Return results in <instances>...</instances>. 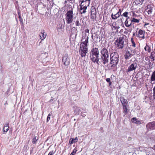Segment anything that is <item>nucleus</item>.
<instances>
[{
  "mask_svg": "<svg viewBox=\"0 0 155 155\" xmlns=\"http://www.w3.org/2000/svg\"><path fill=\"white\" fill-rule=\"evenodd\" d=\"M110 69H113L117 65L119 61V55L116 52H113L110 55Z\"/></svg>",
  "mask_w": 155,
  "mask_h": 155,
  "instance_id": "nucleus-1",
  "label": "nucleus"
},
{
  "mask_svg": "<svg viewBox=\"0 0 155 155\" xmlns=\"http://www.w3.org/2000/svg\"><path fill=\"white\" fill-rule=\"evenodd\" d=\"M88 37L87 36L85 39L84 37L82 39V42L80 46L79 52L82 57L85 56L87 52V43H88Z\"/></svg>",
  "mask_w": 155,
  "mask_h": 155,
  "instance_id": "nucleus-2",
  "label": "nucleus"
},
{
  "mask_svg": "<svg viewBox=\"0 0 155 155\" xmlns=\"http://www.w3.org/2000/svg\"><path fill=\"white\" fill-rule=\"evenodd\" d=\"M91 0H81L79 1L80 3V10L81 14L85 13L86 12L87 7L89 6Z\"/></svg>",
  "mask_w": 155,
  "mask_h": 155,
  "instance_id": "nucleus-3",
  "label": "nucleus"
},
{
  "mask_svg": "<svg viewBox=\"0 0 155 155\" xmlns=\"http://www.w3.org/2000/svg\"><path fill=\"white\" fill-rule=\"evenodd\" d=\"M101 58L105 64L107 63L108 61L109 54L108 51L106 48H103L101 51Z\"/></svg>",
  "mask_w": 155,
  "mask_h": 155,
  "instance_id": "nucleus-4",
  "label": "nucleus"
},
{
  "mask_svg": "<svg viewBox=\"0 0 155 155\" xmlns=\"http://www.w3.org/2000/svg\"><path fill=\"white\" fill-rule=\"evenodd\" d=\"M125 40L124 36H120L115 41V44L118 48L123 49L125 45L124 44Z\"/></svg>",
  "mask_w": 155,
  "mask_h": 155,
  "instance_id": "nucleus-5",
  "label": "nucleus"
},
{
  "mask_svg": "<svg viewBox=\"0 0 155 155\" xmlns=\"http://www.w3.org/2000/svg\"><path fill=\"white\" fill-rule=\"evenodd\" d=\"M73 12L72 10L68 11L66 14L65 20L67 24L72 22L73 20Z\"/></svg>",
  "mask_w": 155,
  "mask_h": 155,
  "instance_id": "nucleus-6",
  "label": "nucleus"
},
{
  "mask_svg": "<svg viewBox=\"0 0 155 155\" xmlns=\"http://www.w3.org/2000/svg\"><path fill=\"white\" fill-rule=\"evenodd\" d=\"M137 61L135 60L134 62L130 65L127 70V73L130 72L131 71H134L138 67V64L137 63Z\"/></svg>",
  "mask_w": 155,
  "mask_h": 155,
  "instance_id": "nucleus-7",
  "label": "nucleus"
},
{
  "mask_svg": "<svg viewBox=\"0 0 155 155\" xmlns=\"http://www.w3.org/2000/svg\"><path fill=\"white\" fill-rule=\"evenodd\" d=\"M97 29V26H93L91 30V32L92 34V41L94 43H96L97 41V35L96 33V30Z\"/></svg>",
  "mask_w": 155,
  "mask_h": 155,
  "instance_id": "nucleus-8",
  "label": "nucleus"
},
{
  "mask_svg": "<svg viewBox=\"0 0 155 155\" xmlns=\"http://www.w3.org/2000/svg\"><path fill=\"white\" fill-rule=\"evenodd\" d=\"M91 60L94 62H97V48H93L91 53Z\"/></svg>",
  "mask_w": 155,
  "mask_h": 155,
  "instance_id": "nucleus-9",
  "label": "nucleus"
},
{
  "mask_svg": "<svg viewBox=\"0 0 155 155\" xmlns=\"http://www.w3.org/2000/svg\"><path fill=\"white\" fill-rule=\"evenodd\" d=\"M91 18L93 20H96V9L94 6H92L91 8Z\"/></svg>",
  "mask_w": 155,
  "mask_h": 155,
  "instance_id": "nucleus-10",
  "label": "nucleus"
},
{
  "mask_svg": "<svg viewBox=\"0 0 155 155\" xmlns=\"http://www.w3.org/2000/svg\"><path fill=\"white\" fill-rule=\"evenodd\" d=\"M132 54H131L129 51H126L125 54L124 55V58L127 60L130 59L134 55L136 54V52L134 50L133 52L132 51Z\"/></svg>",
  "mask_w": 155,
  "mask_h": 155,
  "instance_id": "nucleus-11",
  "label": "nucleus"
},
{
  "mask_svg": "<svg viewBox=\"0 0 155 155\" xmlns=\"http://www.w3.org/2000/svg\"><path fill=\"white\" fill-rule=\"evenodd\" d=\"M62 62L66 66H68L70 64V60L67 54H65L63 57Z\"/></svg>",
  "mask_w": 155,
  "mask_h": 155,
  "instance_id": "nucleus-12",
  "label": "nucleus"
},
{
  "mask_svg": "<svg viewBox=\"0 0 155 155\" xmlns=\"http://www.w3.org/2000/svg\"><path fill=\"white\" fill-rule=\"evenodd\" d=\"M147 129L153 130L155 128V122L153 121L148 123L146 125Z\"/></svg>",
  "mask_w": 155,
  "mask_h": 155,
  "instance_id": "nucleus-13",
  "label": "nucleus"
},
{
  "mask_svg": "<svg viewBox=\"0 0 155 155\" xmlns=\"http://www.w3.org/2000/svg\"><path fill=\"white\" fill-rule=\"evenodd\" d=\"M153 6L152 5H149L147 7V8L146 9V12L147 13L148 15H151L153 12Z\"/></svg>",
  "mask_w": 155,
  "mask_h": 155,
  "instance_id": "nucleus-14",
  "label": "nucleus"
},
{
  "mask_svg": "<svg viewBox=\"0 0 155 155\" xmlns=\"http://www.w3.org/2000/svg\"><path fill=\"white\" fill-rule=\"evenodd\" d=\"M83 21L81 18H78L77 20H76L75 22V25L76 26H80L82 25V22H83Z\"/></svg>",
  "mask_w": 155,
  "mask_h": 155,
  "instance_id": "nucleus-15",
  "label": "nucleus"
},
{
  "mask_svg": "<svg viewBox=\"0 0 155 155\" xmlns=\"http://www.w3.org/2000/svg\"><path fill=\"white\" fill-rule=\"evenodd\" d=\"M40 37L41 39L42 40H44L46 37L47 34L45 32L44 30L41 31L40 35Z\"/></svg>",
  "mask_w": 155,
  "mask_h": 155,
  "instance_id": "nucleus-16",
  "label": "nucleus"
},
{
  "mask_svg": "<svg viewBox=\"0 0 155 155\" xmlns=\"http://www.w3.org/2000/svg\"><path fill=\"white\" fill-rule=\"evenodd\" d=\"M145 32L140 29L138 32V37L139 38H144Z\"/></svg>",
  "mask_w": 155,
  "mask_h": 155,
  "instance_id": "nucleus-17",
  "label": "nucleus"
},
{
  "mask_svg": "<svg viewBox=\"0 0 155 155\" xmlns=\"http://www.w3.org/2000/svg\"><path fill=\"white\" fill-rule=\"evenodd\" d=\"M120 101L122 104L123 106L127 105L128 102L127 100L125 99L123 97H120Z\"/></svg>",
  "mask_w": 155,
  "mask_h": 155,
  "instance_id": "nucleus-18",
  "label": "nucleus"
},
{
  "mask_svg": "<svg viewBox=\"0 0 155 155\" xmlns=\"http://www.w3.org/2000/svg\"><path fill=\"white\" fill-rule=\"evenodd\" d=\"M78 141V139L77 137L75 138H70L69 140V143L71 144L77 142Z\"/></svg>",
  "mask_w": 155,
  "mask_h": 155,
  "instance_id": "nucleus-19",
  "label": "nucleus"
},
{
  "mask_svg": "<svg viewBox=\"0 0 155 155\" xmlns=\"http://www.w3.org/2000/svg\"><path fill=\"white\" fill-rule=\"evenodd\" d=\"M9 128V124L8 123L5 124L3 129V132L5 133L7 132Z\"/></svg>",
  "mask_w": 155,
  "mask_h": 155,
  "instance_id": "nucleus-20",
  "label": "nucleus"
},
{
  "mask_svg": "<svg viewBox=\"0 0 155 155\" xmlns=\"http://www.w3.org/2000/svg\"><path fill=\"white\" fill-rule=\"evenodd\" d=\"M120 15L117 12L115 14H113L112 13L111 17L112 19L115 20L118 18Z\"/></svg>",
  "mask_w": 155,
  "mask_h": 155,
  "instance_id": "nucleus-21",
  "label": "nucleus"
},
{
  "mask_svg": "<svg viewBox=\"0 0 155 155\" xmlns=\"http://www.w3.org/2000/svg\"><path fill=\"white\" fill-rule=\"evenodd\" d=\"M129 19V18H126L124 22L126 26L128 27L130 26L131 25V21L130 22L128 20Z\"/></svg>",
  "mask_w": 155,
  "mask_h": 155,
  "instance_id": "nucleus-22",
  "label": "nucleus"
},
{
  "mask_svg": "<svg viewBox=\"0 0 155 155\" xmlns=\"http://www.w3.org/2000/svg\"><path fill=\"white\" fill-rule=\"evenodd\" d=\"M149 57L152 60V61L155 60V52H152Z\"/></svg>",
  "mask_w": 155,
  "mask_h": 155,
  "instance_id": "nucleus-23",
  "label": "nucleus"
},
{
  "mask_svg": "<svg viewBox=\"0 0 155 155\" xmlns=\"http://www.w3.org/2000/svg\"><path fill=\"white\" fill-rule=\"evenodd\" d=\"M74 111L76 115H78L81 112V110L79 107H76Z\"/></svg>",
  "mask_w": 155,
  "mask_h": 155,
  "instance_id": "nucleus-24",
  "label": "nucleus"
},
{
  "mask_svg": "<svg viewBox=\"0 0 155 155\" xmlns=\"http://www.w3.org/2000/svg\"><path fill=\"white\" fill-rule=\"evenodd\" d=\"M155 81V69L150 77V81L151 82Z\"/></svg>",
  "mask_w": 155,
  "mask_h": 155,
  "instance_id": "nucleus-25",
  "label": "nucleus"
},
{
  "mask_svg": "<svg viewBox=\"0 0 155 155\" xmlns=\"http://www.w3.org/2000/svg\"><path fill=\"white\" fill-rule=\"evenodd\" d=\"M123 106V108L124 109V113L125 114H126L128 112V111L127 109V105H124Z\"/></svg>",
  "mask_w": 155,
  "mask_h": 155,
  "instance_id": "nucleus-26",
  "label": "nucleus"
},
{
  "mask_svg": "<svg viewBox=\"0 0 155 155\" xmlns=\"http://www.w3.org/2000/svg\"><path fill=\"white\" fill-rule=\"evenodd\" d=\"M144 0H135L134 1V3L136 5L139 4H142Z\"/></svg>",
  "mask_w": 155,
  "mask_h": 155,
  "instance_id": "nucleus-27",
  "label": "nucleus"
},
{
  "mask_svg": "<svg viewBox=\"0 0 155 155\" xmlns=\"http://www.w3.org/2000/svg\"><path fill=\"white\" fill-rule=\"evenodd\" d=\"M38 139V137H35L32 140V143L33 144H35L36 143Z\"/></svg>",
  "mask_w": 155,
  "mask_h": 155,
  "instance_id": "nucleus-28",
  "label": "nucleus"
},
{
  "mask_svg": "<svg viewBox=\"0 0 155 155\" xmlns=\"http://www.w3.org/2000/svg\"><path fill=\"white\" fill-rule=\"evenodd\" d=\"M144 49L146 51H147L148 52H150L151 51L150 47L148 45H147L145 47Z\"/></svg>",
  "mask_w": 155,
  "mask_h": 155,
  "instance_id": "nucleus-29",
  "label": "nucleus"
},
{
  "mask_svg": "<svg viewBox=\"0 0 155 155\" xmlns=\"http://www.w3.org/2000/svg\"><path fill=\"white\" fill-rule=\"evenodd\" d=\"M128 12H125L122 15H121V16H123L124 17H126V18H129V17L128 16Z\"/></svg>",
  "mask_w": 155,
  "mask_h": 155,
  "instance_id": "nucleus-30",
  "label": "nucleus"
},
{
  "mask_svg": "<svg viewBox=\"0 0 155 155\" xmlns=\"http://www.w3.org/2000/svg\"><path fill=\"white\" fill-rule=\"evenodd\" d=\"M131 22L134 23H139V19L133 18L131 20Z\"/></svg>",
  "mask_w": 155,
  "mask_h": 155,
  "instance_id": "nucleus-31",
  "label": "nucleus"
},
{
  "mask_svg": "<svg viewBox=\"0 0 155 155\" xmlns=\"http://www.w3.org/2000/svg\"><path fill=\"white\" fill-rule=\"evenodd\" d=\"M131 45L132 46L135 47L136 46V44L135 43V42L134 41L133 38H132L131 39Z\"/></svg>",
  "mask_w": 155,
  "mask_h": 155,
  "instance_id": "nucleus-32",
  "label": "nucleus"
},
{
  "mask_svg": "<svg viewBox=\"0 0 155 155\" xmlns=\"http://www.w3.org/2000/svg\"><path fill=\"white\" fill-rule=\"evenodd\" d=\"M52 114H49L47 117V122H48L50 119L51 118V116Z\"/></svg>",
  "mask_w": 155,
  "mask_h": 155,
  "instance_id": "nucleus-33",
  "label": "nucleus"
},
{
  "mask_svg": "<svg viewBox=\"0 0 155 155\" xmlns=\"http://www.w3.org/2000/svg\"><path fill=\"white\" fill-rule=\"evenodd\" d=\"M77 151V149L76 148H75L73 150V151L71 153H72L74 155L75 154L76 152Z\"/></svg>",
  "mask_w": 155,
  "mask_h": 155,
  "instance_id": "nucleus-34",
  "label": "nucleus"
},
{
  "mask_svg": "<svg viewBox=\"0 0 155 155\" xmlns=\"http://www.w3.org/2000/svg\"><path fill=\"white\" fill-rule=\"evenodd\" d=\"M137 120V119L136 117H133L131 121L135 123Z\"/></svg>",
  "mask_w": 155,
  "mask_h": 155,
  "instance_id": "nucleus-35",
  "label": "nucleus"
},
{
  "mask_svg": "<svg viewBox=\"0 0 155 155\" xmlns=\"http://www.w3.org/2000/svg\"><path fill=\"white\" fill-rule=\"evenodd\" d=\"M54 153L53 150L49 152L48 155H53Z\"/></svg>",
  "mask_w": 155,
  "mask_h": 155,
  "instance_id": "nucleus-36",
  "label": "nucleus"
},
{
  "mask_svg": "<svg viewBox=\"0 0 155 155\" xmlns=\"http://www.w3.org/2000/svg\"><path fill=\"white\" fill-rule=\"evenodd\" d=\"M135 123L137 124H141V122L140 120H137L135 122Z\"/></svg>",
  "mask_w": 155,
  "mask_h": 155,
  "instance_id": "nucleus-37",
  "label": "nucleus"
},
{
  "mask_svg": "<svg viewBox=\"0 0 155 155\" xmlns=\"http://www.w3.org/2000/svg\"><path fill=\"white\" fill-rule=\"evenodd\" d=\"M89 31L88 29H86L85 30V35H87V34H88L89 33Z\"/></svg>",
  "mask_w": 155,
  "mask_h": 155,
  "instance_id": "nucleus-38",
  "label": "nucleus"
},
{
  "mask_svg": "<svg viewBox=\"0 0 155 155\" xmlns=\"http://www.w3.org/2000/svg\"><path fill=\"white\" fill-rule=\"evenodd\" d=\"M122 11V10L121 8L119 9L118 11L117 12V13L119 14L120 15H121Z\"/></svg>",
  "mask_w": 155,
  "mask_h": 155,
  "instance_id": "nucleus-39",
  "label": "nucleus"
},
{
  "mask_svg": "<svg viewBox=\"0 0 155 155\" xmlns=\"http://www.w3.org/2000/svg\"><path fill=\"white\" fill-rule=\"evenodd\" d=\"M19 21L21 23V24L22 25H23V20L22 18H20V19H19Z\"/></svg>",
  "mask_w": 155,
  "mask_h": 155,
  "instance_id": "nucleus-40",
  "label": "nucleus"
},
{
  "mask_svg": "<svg viewBox=\"0 0 155 155\" xmlns=\"http://www.w3.org/2000/svg\"><path fill=\"white\" fill-rule=\"evenodd\" d=\"M106 81L107 82H110V78H107L106 79Z\"/></svg>",
  "mask_w": 155,
  "mask_h": 155,
  "instance_id": "nucleus-41",
  "label": "nucleus"
},
{
  "mask_svg": "<svg viewBox=\"0 0 155 155\" xmlns=\"http://www.w3.org/2000/svg\"><path fill=\"white\" fill-rule=\"evenodd\" d=\"M153 97L154 99H155V92H153Z\"/></svg>",
  "mask_w": 155,
  "mask_h": 155,
  "instance_id": "nucleus-42",
  "label": "nucleus"
},
{
  "mask_svg": "<svg viewBox=\"0 0 155 155\" xmlns=\"http://www.w3.org/2000/svg\"><path fill=\"white\" fill-rule=\"evenodd\" d=\"M68 1L70 2L71 3H73V2L74 1V0H67Z\"/></svg>",
  "mask_w": 155,
  "mask_h": 155,
  "instance_id": "nucleus-43",
  "label": "nucleus"
},
{
  "mask_svg": "<svg viewBox=\"0 0 155 155\" xmlns=\"http://www.w3.org/2000/svg\"><path fill=\"white\" fill-rule=\"evenodd\" d=\"M81 115L83 117H84L86 115L85 114H84L83 113H82V112H81Z\"/></svg>",
  "mask_w": 155,
  "mask_h": 155,
  "instance_id": "nucleus-44",
  "label": "nucleus"
},
{
  "mask_svg": "<svg viewBox=\"0 0 155 155\" xmlns=\"http://www.w3.org/2000/svg\"><path fill=\"white\" fill-rule=\"evenodd\" d=\"M113 27L115 29L117 28V29H119V28H120L119 26H117V27H115L113 26Z\"/></svg>",
  "mask_w": 155,
  "mask_h": 155,
  "instance_id": "nucleus-45",
  "label": "nucleus"
},
{
  "mask_svg": "<svg viewBox=\"0 0 155 155\" xmlns=\"http://www.w3.org/2000/svg\"><path fill=\"white\" fill-rule=\"evenodd\" d=\"M42 41L41 40V41L39 42V45H41V44L42 43Z\"/></svg>",
  "mask_w": 155,
  "mask_h": 155,
  "instance_id": "nucleus-46",
  "label": "nucleus"
},
{
  "mask_svg": "<svg viewBox=\"0 0 155 155\" xmlns=\"http://www.w3.org/2000/svg\"><path fill=\"white\" fill-rule=\"evenodd\" d=\"M100 130L101 132H103V128H101L100 129Z\"/></svg>",
  "mask_w": 155,
  "mask_h": 155,
  "instance_id": "nucleus-47",
  "label": "nucleus"
},
{
  "mask_svg": "<svg viewBox=\"0 0 155 155\" xmlns=\"http://www.w3.org/2000/svg\"><path fill=\"white\" fill-rule=\"evenodd\" d=\"M149 25V23H145L144 26H146V25Z\"/></svg>",
  "mask_w": 155,
  "mask_h": 155,
  "instance_id": "nucleus-48",
  "label": "nucleus"
},
{
  "mask_svg": "<svg viewBox=\"0 0 155 155\" xmlns=\"http://www.w3.org/2000/svg\"><path fill=\"white\" fill-rule=\"evenodd\" d=\"M112 84V82L110 81V82H109V86H110Z\"/></svg>",
  "mask_w": 155,
  "mask_h": 155,
  "instance_id": "nucleus-49",
  "label": "nucleus"
},
{
  "mask_svg": "<svg viewBox=\"0 0 155 155\" xmlns=\"http://www.w3.org/2000/svg\"><path fill=\"white\" fill-rule=\"evenodd\" d=\"M153 149H154L155 150V145H154L153 146Z\"/></svg>",
  "mask_w": 155,
  "mask_h": 155,
  "instance_id": "nucleus-50",
  "label": "nucleus"
},
{
  "mask_svg": "<svg viewBox=\"0 0 155 155\" xmlns=\"http://www.w3.org/2000/svg\"><path fill=\"white\" fill-rule=\"evenodd\" d=\"M19 19H20V18H22L21 16L19 15Z\"/></svg>",
  "mask_w": 155,
  "mask_h": 155,
  "instance_id": "nucleus-51",
  "label": "nucleus"
},
{
  "mask_svg": "<svg viewBox=\"0 0 155 155\" xmlns=\"http://www.w3.org/2000/svg\"><path fill=\"white\" fill-rule=\"evenodd\" d=\"M148 59V58H147V57L145 58V60H147V59Z\"/></svg>",
  "mask_w": 155,
  "mask_h": 155,
  "instance_id": "nucleus-52",
  "label": "nucleus"
},
{
  "mask_svg": "<svg viewBox=\"0 0 155 155\" xmlns=\"http://www.w3.org/2000/svg\"><path fill=\"white\" fill-rule=\"evenodd\" d=\"M150 82L152 84H155V82H154L153 83H152V82H151L150 81Z\"/></svg>",
  "mask_w": 155,
  "mask_h": 155,
  "instance_id": "nucleus-53",
  "label": "nucleus"
},
{
  "mask_svg": "<svg viewBox=\"0 0 155 155\" xmlns=\"http://www.w3.org/2000/svg\"><path fill=\"white\" fill-rule=\"evenodd\" d=\"M24 147H26V148H27V146H24Z\"/></svg>",
  "mask_w": 155,
  "mask_h": 155,
  "instance_id": "nucleus-54",
  "label": "nucleus"
},
{
  "mask_svg": "<svg viewBox=\"0 0 155 155\" xmlns=\"http://www.w3.org/2000/svg\"><path fill=\"white\" fill-rule=\"evenodd\" d=\"M75 29V27H73V28H72V29Z\"/></svg>",
  "mask_w": 155,
  "mask_h": 155,
  "instance_id": "nucleus-55",
  "label": "nucleus"
},
{
  "mask_svg": "<svg viewBox=\"0 0 155 155\" xmlns=\"http://www.w3.org/2000/svg\"><path fill=\"white\" fill-rule=\"evenodd\" d=\"M70 155H74L72 153H71Z\"/></svg>",
  "mask_w": 155,
  "mask_h": 155,
  "instance_id": "nucleus-56",
  "label": "nucleus"
},
{
  "mask_svg": "<svg viewBox=\"0 0 155 155\" xmlns=\"http://www.w3.org/2000/svg\"><path fill=\"white\" fill-rule=\"evenodd\" d=\"M146 155H149V154L148 153H147Z\"/></svg>",
  "mask_w": 155,
  "mask_h": 155,
  "instance_id": "nucleus-57",
  "label": "nucleus"
},
{
  "mask_svg": "<svg viewBox=\"0 0 155 155\" xmlns=\"http://www.w3.org/2000/svg\"><path fill=\"white\" fill-rule=\"evenodd\" d=\"M76 34H75V37H76Z\"/></svg>",
  "mask_w": 155,
  "mask_h": 155,
  "instance_id": "nucleus-58",
  "label": "nucleus"
},
{
  "mask_svg": "<svg viewBox=\"0 0 155 155\" xmlns=\"http://www.w3.org/2000/svg\"><path fill=\"white\" fill-rule=\"evenodd\" d=\"M66 1H65V3H66Z\"/></svg>",
  "mask_w": 155,
  "mask_h": 155,
  "instance_id": "nucleus-59",
  "label": "nucleus"
},
{
  "mask_svg": "<svg viewBox=\"0 0 155 155\" xmlns=\"http://www.w3.org/2000/svg\"><path fill=\"white\" fill-rule=\"evenodd\" d=\"M72 35H73V34L72 35H71L70 37Z\"/></svg>",
  "mask_w": 155,
  "mask_h": 155,
  "instance_id": "nucleus-60",
  "label": "nucleus"
},
{
  "mask_svg": "<svg viewBox=\"0 0 155 155\" xmlns=\"http://www.w3.org/2000/svg\"><path fill=\"white\" fill-rule=\"evenodd\" d=\"M135 35V34H133V35Z\"/></svg>",
  "mask_w": 155,
  "mask_h": 155,
  "instance_id": "nucleus-61",
  "label": "nucleus"
},
{
  "mask_svg": "<svg viewBox=\"0 0 155 155\" xmlns=\"http://www.w3.org/2000/svg\"><path fill=\"white\" fill-rule=\"evenodd\" d=\"M108 1H109L110 0H108Z\"/></svg>",
  "mask_w": 155,
  "mask_h": 155,
  "instance_id": "nucleus-62",
  "label": "nucleus"
},
{
  "mask_svg": "<svg viewBox=\"0 0 155 155\" xmlns=\"http://www.w3.org/2000/svg\"><path fill=\"white\" fill-rule=\"evenodd\" d=\"M155 1V0H154Z\"/></svg>",
  "mask_w": 155,
  "mask_h": 155,
  "instance_id": "nucleus-63",
  "label": "nucleus"
}]
</instances>
